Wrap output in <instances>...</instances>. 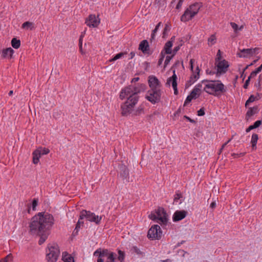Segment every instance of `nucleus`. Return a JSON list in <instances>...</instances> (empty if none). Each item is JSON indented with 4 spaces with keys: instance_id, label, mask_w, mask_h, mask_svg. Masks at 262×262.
<instances>
[{
    "instance_id": "obj_1",
    "label": "nucleus",
    "mask_w": 262,
    "mask_h": 262,
    "mask_svg": "<svg viewBox=\"0 0 262 262\" xmlns=\"http://www.w3.org/2000/svg\"><path fill=\"white\" fill-rule=\"evenodd\" d=\"M54 222L52 215L46 212H39L32 218L29 225L30 232L32 235L40 237L38 241L39 245L47 239Z\"/></svg>"
},
{
    "instance_id": "obj_2",
    "label": "nucleus",
    "mask_w": 262,
    "mask_h": 262,
    "mask_svg": "<svg viewBox=\"0 0 262 262\" xmlns=\"http://www.w3.org/2000/svg\"><path fill=\"white\" fill-rule=\"evenodd\" d=\"M140 92L141 90L139 88L133 85H129L122 90L120 94V98L123 100L125 97L127 98L126 101L121 105V113L123 116H127L130 114H133V115L134 116H138L143 112V108L141 106H139L135 111L133 110L139 100L138 94Z\"/></svg>"
},
{
    "instance_id": "obj_3",
    "label": "nucleus",
    "mask_w": 262,
    "mask_h": 262,
    "mask_svg": "<svg viewBox=\"0 0 262 262\" xmlns=\"http://www.w3.org/2000/svg\"><path fill=\"white\" fill-rule=\"evenodd\" d=\"M206 82L209 83L205 85L204 91L210 95L218 96L226 91L225 86L220 80L205 79L202 81V83Z\"/></svg>"
},
{
    "instance_id": "obj_4",
    "label": "nucleus",
    "mask_w": 262,
    "mask_h": 262,
    "mask_svg": "<svg viewBox=\"0 0 262 262\" xmlns=\"http://www.w3.org/2000/svg\"><path fill=\"white\" fill-rule=\"evenodd\" d=\"M202 7V4L201 3H195L190 5L181 16V20L183 22H186L192 19L198 14Z\"/></svg>"
},
{
    "instance_id": "obj_5",
    "label": "nucleus",
    "mask_w": 262,
    "mask_h": 262,
    "mask_svg": "<svg viewBox=\"0 0 262 262\" xmlns=\"http://www.w3.org/2000/svg\"><path fill=\"white\" fill-rule=\"evenodd\" d=\"M60 254L59 246L56 244H49L46 249V259L48 262H56Z\"/></svg>"
},
{
    "instance_id": "obj_6",
    "label": "nucleus",
    "mask_w": 262,
    "mask_h": 262,
    "mask_svg": "<svg viewBox=\"0 0 262 262\" xmlns=\"http://www.w3.org/2000/svg\"><path fill=\"white\" fill-rule=\"evenodd\" d=\"M85 218L88 221L95 222L96 224H99L102 219V216L96 215L94 213L91 212L90 211L86 210H82L80 214V219H83Z\"/></svg>"
},
{
    "instance_id": "obj_7",
    "label": "nucleus",
    "mask_w": 262,
    "mask_h": 262,
    "mask_svg": "<svg viewBox=\"0 0 262 262\" xmlns=\"http://www.w3.org/2000/svg\"><path fill=\"white\" fill-rule=\"evenodd\" d=\"M161 90H149L147 91L145 98L152 104H155L160 101Z\"/></svg>"
},
{
    "instance_id": "obj_8",
    "label": "nucleus",
    "mask_w": 262,
    "mask_h": 262,
    "mask_svg": "<svg viewBox=\"0 0 262 262\" xmlns=\"http://www.w3.org/2000/svg\"><path fill=\"white\" fill-rule=\"evenodd\" d=\"M162 234L160 227L158 225H154L149 229L147 237L151 240L159 239L161 238Z\"/></svg>"
},
{
    "instance_id": "obj_9",
    "label": "nucleus",
    "mask_w": 262,
    "mask_h": 262,
    "mask_svg": "<svg viewBox=\"0 0 262 262\" xmlns=\"http://www.w3.org/2000/svg\"><path fill=\"white\" fill-rule=\"evenodd\" d=\"M118 175L124 183L129 181V170L124 164H121L119 165Z\"/></svg>"
},
{
    "instance_id": "obj_10",
    "label": "nucleus",
    "mask_w": 262,
    "mask_h": 262,
    "mask_svg": "<svg viewBox=\"0 0 262 262\" xmlns=\"http://www.w3.org/2000/svg\"><path fill=\"white\" fill-rule=\"evenodd\" d=\"M50 150L48 148L40 147L33 152V162L36 164L38 163L40 157L41 155H45L49 154Z\"/></svg>"
},
{
    "instance_id": "obj_11",
    "label": "nucleus",
    "mask_w": 262,
    "mask_h": 262,
    "mask_svg": "<svg viewBox=\"0 0 262 262\" xmlns=\"http://www.w3.org/2000/svg\"><path fill=\"white\" fill-rule=\"evenodd\" d=\"M216 62L217 71L216 72V75L219 77L227 71L229 65L228 62L225 59Z\"/></svg>"
},
{
    "instance_id": "obj_12",
    "label": "nucleus",
    "mask_w": 262,
    "mask_h": 262,
    "mask_svg": "<svg viewBox=\"0 0 262 262\" xmlns=\"http://www.w3.org/2000/svg\"><path fill=\"white\" fill-rule=\"evenodd\" d=\"M156 213L158 217L157 223H162L163 224H166L167 222V214L164 208H159L156 211Z\"/></svg>"
},
{
    "instance_id": "obj_13",
    "label": "nucleus",
    "mask_w": 262,
    "mask_h": 262,
    "mask_svg": "<svg viewBox=\"0 0 262 262\" xmlns=\"http://www.w3.org/2000/svg\"><path fill=\"white\" fill-rule=\"evenodd\" d=\"M148 81L150 90H161V84L156 76H149Z\"/></svg>"
},
{
    "instance_id": "obj_14",
    "label": "nucleus",
    "mask_w": 262,
    "mask_h": 262,
    "mask_svg": "<svg viewBox=\"0 0 262 262\" xmlns=\"http://www.w3.org/2000/svg\"><path fill=\"white\" fill-rule=\"evenodd\" d=\"M85 23L90 27H97L100 24V19L94 14H90L86 19Z\"/></svg>"
},
{
    "instance_id": "obj_15",
    "label": "nucleus",
    "mask_w": 262,
    "mask_h": 262,
    "mask_svg": "<svg viewBox=\"0 0 262 262\" xmlns=\"http://www.w3.org/2000/svg\"><path fill=\"white\" fill-rule=\"evenodd\" d=\"M177 77L175 73V70L173 71V75L171 77L168 78L167 82L166 83V85L168 86L170 85V83H171L172 86L174 90V94L175 95H177L178 91L177 89Z\"/></svg>"
},
{
    "instance_id": "obj_16",
    "label": "nucleus",
    "mask_w": 262,
    "mask_h": 262,
    "mask_svg": "<svg viewBox=\"0 0 262 262\" xmlns=\"http://www.w3.org/2000/svg\"><path fill=\"white\" fill-rule=\"evenodd\" d=\"M112 252H109L107 249L99 248L94 252V256H97L98 259L102 258L103 257H109Z\"/></svg>"
},
{
    "instance_id": "obj_17",
    "label": "nucleus",
    "mask_w": 262,
    "mask_h": 262,
    "mask_svg": "<svg viewBox=\"0 0 262 262\" xmlns=\"http://www.w3.org/2000/svg\"><path fill=\"white\" fill-rule=\"evenodd\" d=\"M258 50V48L254 49H244L241 50V53H238L237 55L239 57H248L249 56L253 55L256 50Z\"/></svg>"
},
{
    "instance_id": "obj_18",
    "label": "nucleus",
    "mask_w": 262,
    "mask_h": 262,
    "mask_svg": "<svg viewBox=\"0 0 262 262\" xmlns=\"http://www.w3.org/2000/svg\"><path fill=\"white\" fill-rule=\"evenodd\" d=\"M187 214V211L185 210L176 211L172 217L174 222H178L184 219Z\"/></svg>"
},
{
    "instance_id": "obj_19",
    "label": "nucleus",
    "mask_w": 262,
    "mask_h": 262,
    "mask_svg": "<svg viewBox=\"0 0 262 262\" xmlns=\"http://www.w3.org/2000/svg\"><path fill=\"white\" fill-rule=\"evenodd\" d=\"M14 51L11 48H6L2 51L1 56L4 58L8 57L9 59H11L13 57Z\"/></svg>"
},
{
    "instance_id": "obj_20",
    "label": "nucleus",
    "mask_w": 262,
    "mask_h": 262,
    "mask_svg": "<svg viewBox=\"0 0 262 262\" xmlns=\"http://www.w3.org/2000/svg\"><path fill=\"white\" fill-rule=\"evenodd\" d=\"M139 49L141 50L143 53H147L149 49V46L147 40H143L140 43Z\"/></svg>"
},
{
    "instance_id": "obj_21",
    "label": "nucleus",
    "mask_w": 262,
    "mask_h": 262,
    "mask_svg": "<svg viewBox=\"0 0 262 262\" xmlns=\"http://www.w3.org/2000/svg\"><path fill=\"white\" fill-rule=\"evenodd\" d=\"M258 112V107L254 106L253 107H250L246 115V119L248 120L249 118L253 116Z\"/></svg>"
},
{
    "instance_id": "obj_22",
    "label": "nucleus",
    "mask_w": 262,
    "mask_h": 262,
    "mask_svg": "<svg viewBox=\"0 0 262 262\" xmlns=\"http://www.w3.org/2000/svg\"><path fill=\"white\" fill-rule=\"evenodd\" d=\"M62 259L64 262H75L74 257L67 252L62 253Z\"/></svg>"
},
{
    "instance_id": "obj_23",
    "label": "nucleus",
    "mask_w": 262,
    "mask_h": 262,
    "mask_svg": "<svg viewBox=\"0 0 262 262\" xmlns=\"http://www.w3.org/2000/svg\"><path fill=\"white\" fill-rule=\"evenodd\" d=\"M172 45L173 43L171 42V41H167L165 43L164 48L165 53L167 54H170L171 53L172 51L171 48L172 46Z\"/></svg>"
},
{
    "instance_id": "obj_24",
    "label": "nucleus",
    "mask_w": 262,
    "mask_h": 262,
    "mask_svg": "<svg viewBox=\"0 0 262 262\" xmlns=\"http://www.w3.org/2000/svg\"><path fill=\"white\" fill-rule=\"evenodd\" d=\"M192 74L191 75L192 78H194V80H197L200 78V69L198 66L196 67L195 70L193 71Z\"/></svg>"
},
{
    "instance_id": "obj_25",
    "label": "nucleus",
    "mask_w": 262,
    "mask_h": 262,
    "mask_svg": "<svg viewBox=\"0 0 262 262\" xmlns=\"http://www.w3.org/2000/svg\"><path fill=\"white\" fill-rule=\"evenodd\" d=\"M115 254L113 252H111V255L107 257V260L106 262H115ZM97 262H104V259L100 258L97 259Z\"/></svg>"
},
{
    "instance_id": "obj_26",
    "label": "nucleus",
    "mask_w": 262,
    "mask_h": 262,
    "mask_svg": "<svg viewBox=\"0 0 262 262\" xmlns=\"http://www.w3.org/2000/svg\"><path fill=\"white\" fill-rule=\"evenodd\" d=\"M230 25L232 29L234 30L235 33H237L238 31H241L244 28L243 25L238 27V26L236 23L233 22H231Z\"/></svg>"
},
{
    "instance_id": "obj_27",
    "label": "nucleus",
    "mask_w": 262,
    "mask_h": 262,
    "mask_svg": "<svg viewBox=\"0 0 262 262\" xmlns=\"http://www.w3.org/2000/svg\"><path fill=\"white\" fill-rule=\"evenodd\" d=\"M11 45L14 49H18L20 46V41L16 38H13L11 40Z\"/></svg>"
},
{
    "instance_id": "obj_28",
    "label": "nucleus",
    "mask_w": 262,
    "mask_h": 262,
    "mask_svg": "<svg viewBox=\"0 0 262 262\" xmlns=\"http://www.w3.org/2000/svg\"><path fill=\"white\" fill-rule=\"evenodd\" d=\"M258 139V135L256 134H253L252 136L251 143L252 144V146L253 148L256 146L257 140Z\"/></svg>"
},
{
    "instance_id": "obj_29",
    "label": "nucleus",
    "mask_w": 262,
    "mask_h": 262,
    "mask_svg": "<svg viewBox=\"0 0 262 262\" xmlns=\"http://www.w3.org/2000/svg\"><path fill=\"white\" fill-rule=\"evenodd\" d=\"M201 94V92L197 90V89H194L192 90L190 95L193 97L194 99L197 98Z\"/></svg>"
},
{
    "instance_id": "obj_30",
    "label": "nucleus",
    "mask_w": 262,
    "mask_h": 262,
    "mask_svg": "<svg viewBox=\"0 0 262 262\" xmlns=\"http://www.w3.org/2000/svg\"><path fill=\"white\" fill-rule=\"evenodd\" d=\"M216 38L214 34H212L211 36L208 39V45L209 46H212L216 42Z\"/></svg>"
},
{
    "instance_id": "obj_31",
    "label": "nucleus",
    "mask_w": 262,
    "mask_h": 262,
    "mask_svg": "<svg viewBox=\"0 0 262 262\" xmlns=\"http://www.w3.org/2000/svg\"><path fill=\"white\" fill-rule=\"evenodd\" d=\"M125 54V53H123V52H120L117 54H116L113 58L110 59L109 60V61L110 62H113V61H114L118 59H120V58H121L123 56V55Z\"/></svg>"
},
{
    "instance_id": "obj_32",
    "label": "nucleus",
    "mask_w": 262,
    "mask_h": 262,
    "mask_svg": "<svg viewBox=\"0 0 262 262\" xmlns=\"http://www.w3.org/2000/svg\"><path fill=\"white\" fill-rule=\"evenodd\" d=\"M81 220V219H79L78 221L77 222L76 225L75 229L74 231H73V233L77 234L78 230H79V228H80L81 225H83L84 223H83V222L80 221Z\"/></svg>"
},
{
    "instance_id": "obj_33",
    "label": "nucleus",
    "mask_w": 262,
    "mask_h": 262,
    "mask_svg": "<svg viewBox=\"0 0 262 262\" xmlns=\"http://www.w3.org/2000/svg\"><path fill=\"white\" fill-rule=\"evenodd\" d=\"M118 253L119 255L118 257L119 260H120V262H123L125 257L124 252L120 250H119L118 251Z\"/></svg>"
},
{
    "instance_id": "obj_34",
    "label": "nucleus",
    "mask_w": 262,
    "mask_h": 262,
    "mask_svg": "<svg viewBox=\"0 0 262 262\" xmlns=\"http://www.w3.org/2000/svg\"><path fill=\"white\" fill-rule=\"evenodd\" d=\"M255 97L254 95H251L248 99L246 101L245 106L247 107L250 103L253 102L255 101Z\"/></svg>"
},
{
    "instance_id": "obj_35",
    "label": "nucleus",
    "mask_w": 262,
    "mask_h": 262,
    "mask_svg": "<svg viewBox=\"0 0 262 262\" xmlns=\"http://www.w3.org/2000/svg\"><path fill=\"white\" fill-rule=\"evenodd\" d=\"M32 25H33L32 23H31L29 21H26L24 23H23V24L22 25V28H27V29L30 28V29L32 30V28H31V27H32Z\"/></svg>"
},
{
    "instance_id": "obj_36",
    "label": "nucleus",
    "mask_w": 262,
    "mask_h": 262,
    "mask_svg": "<svg viewBox=\"0 0 262 262\" xmlns=\"http://www.w3.org/2000/svg\"><path fill=\"white\" fill-rule=\"evenodd\" d=\"M133 250L135 253L138 255H143V253L142 251H141L140 250L137 246H134L133 247Z\"/></svg>"
},
{
    "instance_id": "obj_37",
    "label": "nucleus",
    "mask_w": 262,
    "mask_h": 262,
    "mask_svg": "<svg viewBox=\"0 0 262 262\" xmlns=\"http://www.w3.org/2000/svg\"><path fill=\"white\" fill-rule=\"evenodd\" d=\"M192 99H194L193 97L189 95L187 97V98L184 102V106H186L188 103L190 102Z\"/></svg>"
},
{
    "instance_id": "obj_38",
    "label": "nucleus",
    "mask_w": 262,
    "mask_h": 262,
    "mask_svg": "<svg viewBox=\"0 0 262 262\" xmlns=\"http://www.w3.org/2000/svg\"><path fill=\"white\" fill-rule=\"evenodd\" d=\"M12 259V256L11 254L8 255L4 259L0 260V262H9L11 261Z\"/></svg>"
},
{
    "instance_id": "obj_39",
    "label": "nucleus",
    "mask_w": 262,
    "mask_h": 262,
    "mask_svg": "<svg viewBox=\"0 0 262 262\" xmlns=\"http://www.w3.org/2000/svg\"><path fill=\"white\" fill-rule=\"evenodd\" d=\"M196 81V80H194V78H192V77L190 76L189 80L188 81L187 83L186 84V87L189 86L190 85H191L192 84H193Z\"/></svg>"
},
{
    "instance_id": "obj_40",
    "label": "nucleus",
    "mask_w": 262,
    "mask_h": 262,
    "mask_svg": "<svg viewBox=\"0 0 262 262\" xmlns=\"http://www.w3.org/2000/svg\"><path fill=\"white\" fill-rule=\"evenodd\" d=\"M173 55L172 56H167L166 57V59L164 62V66L166 67L170 62L172 58L173 57Z\"/></svg>"
},
{
    "instance_id": "obj_41",
    "label": "nucleus",
    "mask_w": 262,
    "mask_h": 262,
    "mask_svg": "<svg viewBox=\"0 0 262 262\" xmlns=\"http://www.w3.org/2000/svg\"><path fill=\"white\" fill-rule=\"evenodd\" d=\"M149 218L153 221H155L157 222L158 221V217L157 216L156 213H151L149 215Z\"/></svg>"
},
{
    "instance_id": "obj_42",
    "label": "nucleus",
    "mask_w": 262,
    "mask_h": 262,
    "mask_svg": "<svg viewBox=\"0 0 262 262\" xmlns=\"http://www.w3.org/2000/svg\"><path fill=\"white\" fill-rule=\"evenodd\" d=\"M182 46V44H178L177 46H176L173 50V56H174L176 53L180 50L181 47Z\"/></svg>"
},
{
    "instance_id": "obj_43",
    "label": "nucleus",
    "mask_w": 262,
    "mask_h": 262,
    "mask_svg": "<svg viewBox=\"0 0 262 262\" xmlns=\"http://www.w3.org/2000/svg\"><path fill=\"white\" fill-rule=\"evenodd\" d=\"M198 115L199 116H202L205 115V109L204 107L200 108L197 112Z\"/></svg>"
},
{
    "instance_id": "obj_44",
    "label": "nucleus",
    "mask_w": 262,
    "mask_h": 262,
    "mask_svg": "<svg viewBox=\"0 0 262 262\" xmlns=\"http://www.w3.org/2000/svg\"><path fill=\"white\" fill-rule=\"evenodd\" d=\"M261 124V121L260 120H257L255 121L252 126H253L254 128H256L258 127Z\"/></svg>"
},
{
    "instance_id": "obj_45",
    "label": "nucleus",
    "mask_w": 262,
    "mask_h": 262,
    "mask_svg": "<svg viewBox=\"0 0 262 262\" xmlns=\"http://www.w3.org/2000/svg\"><path fill=\"white\" fill-rule=\"evenodd\" d=\"M38 201L36 199H34L32 202V209L33 210H36V207L37 205Z\"/></svg>"
},
{
    "instance_id": "obj_46",
    "label": "nucleus",
    "mask_w": 262,
    "mask_h": 262,
    "mask_svg": "<svg viewBox=\"0 0 262 262\" xmlns=\"http://www.w3.org/2000/svg\"><path fill=\"white\" fill-rule=\"evenodd\" d=\"M182 197V196L181 193H176L174 195V202H177Z\"/></svg>"
},
{
    "instance_id": "obj_47",
    "label": "nucleus",
    "mask_w": 262,
    "mask_h": 262,
    "mask_svg": "<svg viewBox=\"0 0 262 262\" xmlns=\"http://www.w3.org/2000/svg\"><path fill=\"white\" fill-rule=\"evenodd\" d=\"M258 73L256 70H255L251 72L250 76L248 78H250L251 79L252 78L255 77Z\"/></svg>"
},
{
    "instance_id": "obj_48",
    "label": "nucleus",
    "mask_w": 262,
    "mask_h": 262,
    "mask_svg": "<svg viewBox=\"0 0 262 262\" xmlns=\"http://www.w3.org/2000/svg\"><path fill=\"white\" fill-rule=\"evenodd\" d=\"M216 56L217 57L215 59L216 62L221 61V51L220 50L218 51V52L217 53Z\"/></svg>"
},
{
    "instance_id": "obj_49",
    "label": "nucleus",
    "mask_w": 262,
    "mask_h": 262,
    "mask_svg": "<svg viewBox=\"0 0 262 262\" xmlns=\"http://www.w3.org/2000/svg\"><path fill=\"white\" fill-rule=\"evenodd\" d=\"M184 0H179L178 3L177 4L176 6V9H179L182 7V5L183 4V3L184 2Z\"/></svg>"
},
{
    "instance_id": "obj_50",
    "label": "nucleus",
    "mask_w": 262,
    "mask_h": 262,
    "mask_svg": "<svg viewBox=\"0 0 262 262\" xmlns=\"http://www.w3.org/2000/svg\"><path fill=\"white\" fill-rule=\"evenodd\" d=\"M202 83H203L202 82L201 83H199L195 86L194 88L197 89V90L201 92V89L202 87Z\"/></svg>"
},
{
    "instance_id": "obj_51",
    "label": "nucleus",
    "mask_w": 262,
    "mask_h": 262,
    "mask_svg": "<svg viewBox=\"0 0 262 262\" xmlns=\"http://www.w3.org/2000/svg\"><path fill=\"white\" fill-rule=\"evenodd\" d=\"M250 78H248V79L246 80L245 83L244 84L243 87L244 89H247V88L249 85V84L250 83Z\"/></svg>"
},
{
    "instance_id": "obj_52",
    "label": "nucleus",
    "mask_w": 262,
    "mask_h": 262,
    "mask_svg": "<svg viewBox=\"0 0 262 262\" xmlns=\"http://www.w3.org/2000/svg\"><path fill=\"white\" fill-rule=\"evenodd\" d=\"M161 22L159 23L157 25V26H156L155 28L152 31V32H154V33H156L157 32L158 30L159 29V27L161 26Z\"/></svg>"
},
{
    "instance_id": "obj_53",
    "label": "nucleus",
    "mask_w": 262,
    "mask_h": 262,
    "mask_svg": "<svg viewBox=\"0 0 262 262\" xmlns=\"http://www.w3.org/2000/svg\"><path fill=\"white\" fill-rule=\"evenodd\" d=\"M184 118H185V119H186L187 120H188L189 122H191V123H195V121L191 119L190 117L187 116H184Z\"/></svg>"
},
{
    "instance_id": "obj_54",
    "label": "nucleus",
    "mask_w": 262,
    "mask_h": 262,
    "mask_svg": "<svg viewBox=\"0 0 262 262\" xmlns=\"http://www.w3.org/2000/svg\"><path fill=\"white\" fill-rule=\"evenodd\" d=\"M206 73L207 74H208V75H213L215 74H216V72L209 71L208 69L206 70Z\"/></svg>"
},
{
    "instance_id": "obj_55",
    "label": "nucleus",
    "mask_w": 262,
    "mask_h": 262,
    "mask_svg": "<svg viewBox=\"0 0 262 262\" xmlns=\"http://www.w3.org/2000/svg\"><path fill=\"white\" fill-rule=\"evenodd\" d=\"M170 28L168 25H166L164 29L163 34H165L166 32L168 31H169Z\"/></svg>"
},
{
    "instance_id": "obj_56",
    "label": "nucleus",
    "mask_w": 262,
    "mask_h": 262,
    "mask_svg": "<svg viewBox=\"0 0 262 262\" xmlns=\"http://www.w3.org/2000/svg\"><path fill=\"white\" fill-rule=\"evenodd\" d=\"M83 35L81 34L80 35V38L79 39V43L80 48L82 47V37H83Z\"/></svg>"
},
{
    "instance_id": "obj_57",
    "label": "nucleus",
    "mask_w": 262,
    "mask_h": 262,
    "mask_svg": "<svg viewBox=\"0 0 262 262\" xmlns=\"http://www.w3.org/2000/svg\"><path fill=\"white\" fill-rule=\"evenodd\" d=\"M261 79H262V75L260 74L259 77H258V82L257 83V85H258V86H260V85H261Z\"/></svg>"
},
{
    "instance_id": "obj_58",
    "label": "nucleus",
    "mask_w": 262,
    "mask_h": 262,
    "mask_svg": "<svg viewBox=\"0 0 262 262\" xmlns=\"http://www.w3.org/2000/svg\"><path fill=\"white\" fill-rule=\"evenodd\" d=\"M193 60L191 59L190 61V70L192 72L193 71Z\"/></svg>"
},
{
    "instance_id": "obj_59",
    "label": "nucleus",
    "mask_w": 262,
    "mask_h": 262,
    "mask_svg": "<svg viewBox=\"0 0 262 262\" xmlns=\"http://www.w3.org/2000/svg\"><path fill=\"white\" fill-rule=\"evenodd\" d=\"M254 129V128L253 126H252V125L249 126V127H248L246 129V132L247 133H248V132H250V130H251L252 129Z\"/></svg>"
},
{
    "instance_id": "obj_60",
    "label": "nucleus",
    "mask_w": 262,
    "mask_h": 262,
    "mask_svg": "<svg viewBox=\"0 0 262 262\" xmlns=\"http://www.w3.org/2000/svg\"><path fill=\"white\" fill-rule=\"evenodd\" d=\"M216 203L215 202H213L211 203L210 205V207L211 208H214L215 207H216Z\"/></svg>"
},
{
    "instance_id": "obj_61",
    "label": "nucleus",
    "mask_w": 262,
    "mask_h": 262,
    "mask_svg": "<svg viewBox=\"0 0 262 262\" xmlns=\"http://www.w3.org/2000/svg\"><path fill=\"white\" fill-rule=\"evenodd\" d=\"M258 73L262 70V64L255 70Z\"/></svg>"
},
{
    "instance_id": "obj_62",
    "label": "nucleus",
    "mask_w": 262,
    "mask_h": 262,
    "mask_svg": "<svg viewBox=\"0 0 262 262\" xmlns=\"http://www.w3.org/2000/svg\"><path fill=\"white\" fill-rule=\"evenodd\" d=\"M155 33H154V32H152L151 35V39H150L151 41H152V40L155 39Z\"/></svg>"
},
{
    "instance_id": "obj_63",
    "label": "nucleus",
    "mask_w": 262,
    "mask_h": 262,
    "mask_svg": "<svg viewBox=\"0 0 262 262\" xmlns=\"http://www.w3.org/2000/svg\"><path fill=\"white\" fill-rule=\"evenodd\" d=\"M227 144V143H225L222 145V146L221 148V149H220V150L219 154H220V153L222 151L223 149H224V148L225 147V146H226Z\"/></svg>"
},
{
    "instance_id": "obj_64",
    "label": "nucleus",
    "mask_w": 262,
    "mask_h": 262,
    "mask_svg": "<svg viewBox=\"0 0 262 262\" xmlns=\"http://www.w3.org/2000/svg\"><path fill=\"white\" fill-rule=\"evenodd\" d=\"M139 80V77H135L132 80V82H135L138 81Z\"/></svg>"
}]
</instances>
